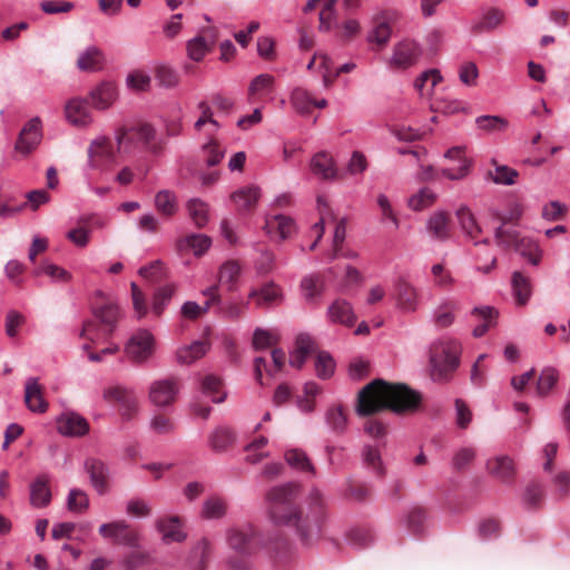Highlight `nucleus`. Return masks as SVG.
<instances>
[{"mask_svg":"<svg viewBox=\"0 0 570 570\" xmlns=\"http://www.w3.org/2000/svg\"><path fill=\"white\" fill-rule=\"evenodd\" d=\"M24 402L32 412L43 413L47 411L48 403L43 399V389L35 377L29 379L26 383Z\"/></svg>","mask_w":570,"mask_h":570,"instance_id":"obj_29","label":"nucleus"},{"mask_svg":"<svg viewBox=\"0 0 570 570\" xmlns=\"http://www.w3.org/2000/svg\"><path fill=\"white\" fill-rule=\"evenodd\" d=\"M212 240L203 234H191L178 242L180 248H190L195 255H203L210 246Z\"/></svg>","mask_w":570,"mask_h":570,"instance_id":"obj_52","label":"nucleus"},{"mask_svg":"<svg viewBox=\"0 0 570 570\" xmlns=\"http://www.w3.org/2000/svg\"><path fill=\"white\" fill-rule=\"evenodd\" d=\"M419 55L417 45L414 41L404 40L395 46L391 66L407 68L416 62Z\"/></svg>","mask_w":570,"mask_h":570,"instance_id":"obj_25","label":"nucleus"},{"mask_svg":"<svg viewBox=\"0 0 570 570\" xmlns=\"http://www.w3.org/2000/svg\"><path fill=\"white\" fill-rule=\"evenodd\" d=\"M99 533L105 539H112L117 544L136 548L139 534L126 521H114L99 527Z\"/></svg>","mask_w":570,"mask_h":570,"instance_id":"obj_11","label":"nucleus"},{"mask_svg":"<svg viewBox=\"0 0 570 570\" xmlns=\"http://www.w3.org/2000/svg\"><path fill=\"white\" fill-rule=\"evenodd\" d=\"M175 293L174 285L160 287L154 295L153 312L159 316Z\"/></svg>","mask_w":570,"mask_h":570,"instance_id":"obj_63","label":"nucleus"},{"mask_svg":"<svg viewBox=\"0 0 570 570\" xmlns=\"http://www.w3.org/2000/svg\"><path fill=\"white\" fill-rule=\"evenodd\" d=\"M104 53L97 47H90L83 51L77 60V67L81 71H97L104 66Z\"/></svg>","mask_w":570,"mask_h":570,"instance_id":"obj_38","label":"nucleus"},{"mask_svg":"<svg viewBox=\"0 0 570 570\" xmlns=\"http://www.w3.org/2000/svg\"><path fill=\"white\" fill-rule=\"evenodd\" d=\"M494 240L502 250H515L527 258L532 265H538L541 261L542 250L532 238L522 236L518 230L511 227L499 226L494 230Z\"/></svg>","mask_w":570,"mask_h":570,"instance_id":"obj_7","label":"nucleus"},{"mask_svg":"<svg viewBox=\"0 0 570 570\" xmlns=\"http://www.w3.org/2000/svg\"><path fill=\"white\" fill-rule=\"evenodd\" d=\"M304 296L307 301H313L323 292V282L318 276H307L301 283Z\"/></svg>","mask_w":570,"mask_h":570,"instance_id":"obj_62","label":"nucleus"},{"mask_svg":"<svg viewBox=\"0 0 570 570\" xmlns=\"http://www.w3.org/2000/svg\"><path fill=\"white\" fill-rule=\"evenodd\" d=\"M154 348V336L148 331L140 330L130 337L125 352L132 363L142 364L151 357Z\"/></svg>","mask_w":570,"mask_h":570,"instance_id":"obj_9","label":"nucleus"},{"mask_svg":"<svg viewBox=\"0 0 570 570\" xmlns=\"http://www.w3.org/2000/svg\"><path fill=\"white\" fill-rule=\"evenodd\" d=\"M155 207L164 216L170 217L177 212V198L170 190L164 189L155 196Z\"/></svg>","mask_w":570,"mask_h":570,"instance_id":"obj_49","label":"nucleus"},{"mask_svg":"<svg viewBox=\"0 0 570 570\" xmlns=\"http://www.w3.org/2000/svg\"><path fill=\"white\" fill-rule=\"evenodd\" d=\"M291 102L299 114H308L312 109L313 96L303 88H296L291 96Z\"/></svg>","mask_w":570,"mask_h":570,"instance_id":"obj_58","label":"nucleus"},{"mask_svg":"<svg viewBox=\"0 0 570 570\" xmlns=\"http://www.w3.org/2000/svg\"><path fill=\"white\" fill-rule=\"evenodd\" d=\"M317 203H318L320 219L312 227V232L315 233L316 237L309 247L311 250H314L316 248L318 242L321 240V238L324 234L325 224H327L328 222H333L335 219L332 214L331 208L328 207L327 203L323 200L322 197H318Z\"/></svg>","mask_w":570,"mask_h":570,"instance_id":"obj_44","label":"nucleus"},{"mask_svg":"<svg viewBox=\"0 0 570 570\" xmlns=\"http://www.w3.org/2000/svg\"><path fill=\"white\" fill-rule=\"evenodd\" d=\"M212 544L207 539L199 540L191 549L188 558L189 570H206L210 556Z\"/></svg>","mask_w":570,"mask_h":570,"instance_id":"obj_31","label":"nucleus"},{"mask_svg":"<svg viewBox=\"0 0 570 570\" xmlns=\"http://www.w3.org/2000/svg\"><path fill=\"white\" fill-rule=\"evenodd\" d=\"M511 283L517 303L519 305H525L532 293L529 277L524 276L521 272H514Z\"/></svg>","mask_w":570,"mask_h":570,"instance_id":"obj_42","label":"nucleus"},{"mask_svg":"<svg viewBox=\"0 0 570 570\" xmlns=\"http://www.w3.org/2000/svg\"><path fill=\"white\" fill-rule=\"evenodd\" d=\"M51 501L49 479L46 475L38 476L30 485V502L36 508L47 507Z\"/></svg>","mask_w":570,"mask_h":570,"instance_id":"obj_34","label":"nucleus"},{"mask_svg":"<svg viewBox=\"0 0 570 570\" xmlns=\"http://www.w3.org/2000/svg\"><path fill=\"white\" fill-rule=\"evenodd\" d=\"M327 316L332 323H338L351 327L356 321L352 305L345 299L334 301L327 311Z\"/></svg>","mask_w":570,"mask_h":570,"instance_id":"obj_28","label":"nucleus"},{"mask_svg":"<svg viewBox=\"0 0 570 570\" xmlns=\"http://www.w3.org/2000/svg\"><path fill=\"white\" fill-rule=\"evenodd\" d=\"M203 392L210 396L213 402L222 403L226 399V392L223 391V383L219 377L215 375H206L202 381Z\"/></svg>","mask_w":570,"mask_h":570,"instance_id":"obj_50","label":"nucleus"},{"mask_svg":"<svg viewBox=\"0 0 570 570\" xmlns=\"http://www.w3.org/2000/svg\"><path fill=\"white\" fill-rule=\"evenodd\" d=\"M42 140V122L39 117L30 119L21 129L14 145L17 153L29 156Z\"/></svg>","mask_w":570,"mask_h":570,"instance_id":"obj_10","label":"nucleus"},{"mask_svg":"<svg viewBox=\"0 0 570 570\" xmlns=\"http://www.w3.org/2000/svg\"><path fill=\"white\" fill-rule=\"evenodd\" d=\"M85 469L88 472L94 488L100 493H105L108 488V469L107 465L98 459H87Z\"/></svg>","mask_w":570,"mask_h":570,"instance_id":"obj_26","label":"nucleus"},{"mask_svg":"<svg viewBox=\"0 0 570 570\" xmlns=\"http://www.w3.org/2000/svg\"><path fill=\"white\" fill-rule=\"evenodd\" d=\"M559 379L558 372L552 367L544 368L537 382V393L539 396H547L554 387Z\"/></svg>","mask_w":570,"mask_h":570,"instance_id":"obj_57","label":"nucleus"},{"mask_svg":"<svg viewBox=\"0 0 570 570\" xmlns=\"http://www.w3.org/2000/svg\"><path fill=\"white\" fill-rule=\"evenodd\" d=\"M227 505L224 499L212 497L204 502L202 517L205 519H220L226 514Z\"/></svg>","mask_w":570,"mask_h":570,"instance_id":"obj_55","label":"nucleus"},{"mask_svg":"<svg viewBox=\"0 0 570 570\" xmlns=\"http://www.w3.org/2000/svg\"><path fill=\"white\" fill-rule=\"evenodd\" d=\"M394 297L396 305L403 312H414L419 305L416 288L406 279L400 277L394 283Z\"/></svg>","mask_w":570,"mask_h":570,"instance_id":"obj_20","label":"nucleus"},{"mask_svg":"<svg viewBox=\"0 0 570 570\" xmlns=\"http://www.w3.org/2000/svg\"><path fill=\"white\" fill-rule=\"evenodd\" d=\"M178 391V381L174 377L155 381L149 387V400L158 407L169 406L176 401Z\"/></svg>","mask_w":570,"mask_h":570,"instance_id":"obj_13","label":"nucleus"},{"mask_svg":"<svg viewBox=\"0 0 570 570\" xmlns=\"http://www.w3.org/2000/svg\"><path fill=\"white\" fill-rule=\"evenodd\" d=\"M494 165L493 170L488 171V177L495 184L500 185H513L519 176V173L508 166L498 165L495 160L492 161Z\"/></svg>","mask_w":570,"mask_h":570,"instance_id":"obj_53","label":"nucleus"},{"mask_svg":"<svg viewBox=\"0 0 570 570\" xmlns=\"http://www.w3.org/2000/svg\"><path fill=\"white\" fill-rule=\"evenodd\" d=\"M461 346L455 340H440L430 350L431 377L435 382H446L460 364Z\"/></svg>","mask_w":570,"mask_h":570,"instance_id":"obj_5","label":"nucleus"},{"mask_svg":"<svg viewBox=\"0 0 570 570\" xmlns=\"http://www.w3.org/2000/svg\"><path fill=\"white\" fill-rule=\"evenodd\" d=\"M523 213L524 207L521 203L511 202L505 212L494 210L492 217L501 223L500 226L508 227V225H518Z\"/></svg>","mask_w":570,"mask_h":570,"instance_id":"obj_43","label":"nucleus"},{"mask_svg":"<svg viewBox=\"0 0 570 570\" xmlns=\"http://www.w3.org/2000/svg\"><path fill=\"white\" fill-rule=\"evenodd\" d=\"M242 272V266L237 261L225 262L218 273V282L227 289L233 292L236 289V284Z\"/></svg>","mask_w":570,"mask_h":570,"instance_id":"obj_40","label":"nucleus"},{"mask_svg":"<svg viewBox=\"0 0 570 570\" xmlns=\"http://www.w3.org/2000/svg\"><path fill=\"white\" fill-rule=\"evenodd\" d=\"M207 352V344L200 341L181 347L177 351V360L181 364H190L203 357Z\"/></svg>","mask_w":570,"mask_h":570,"instance_id":"obj_51","label":"nucleus"},{"mask_svg":"<svg viewBox=\"0 0 570 570\" xmlns=\"http://www.w3.org/2000/svg\"><path fill=\"white\" fill-rule=\"evenodd\" d=\"M421 395L405 384H392L377 379L365 385L357 396L356 412L361 416L391 410L411 412L419 407Z\"/></svg>","mask_w":570,"mask_h":570,"instance_id":"obj_2","label":"nucleus"},{"mask_svg":"<svg viewBox=\"0 0 570 570\" xmlns=\"http://www.w3.org/2000/svg\"><path fill=\"white\" fill-rule=\"evenodd\" d=\"M363 464L366 469L371 470L377 478L383 479L386 474V469L382 461L380 451L372 446L365 445L362 451Z\"/></svg>","mask_w":570,"mask_h":570,"instance_id":"obj_41","label":"nucleus"},{"mask_svg":"<svg viewBox=\"0 0 570 570\" xmlns=\"http://www.w3.org/2000/svg\"><path fill=\"white\" fill-rule=\"evenodd\" d=\"M66 118L75 126L83 127L91 122V115L87 102L79 98L70 99L66 105Z\"/></svg>","mask_w":570,"mask_h":570,"instance_id":"obj_27","label":"nucleus"},{"mask_svg":"<svg viewBox=\"0 0 570 570\" xmlns=\"http://www.w3.org/2000/svg\"><path fill=\"white\" fill-rule=\"evenodd\" d=\"M181 527V519L177 515L163 517L156 521V528L166 543L183 542L186 539L187 535Z\"/></svg>","mask_w":570,"mask_h":570,"instance_id":"obj_23","label":"nucleus"},{"mask_svg":"<svg viewBox=\"0 0 570 570\" xmlns=\"http://www.w3.org/2000/svg\"><path fill=\"white\" fill-rule=\"evenodd\" d=\"M278 340L276 332L256 328L253 335V346L255 350H264L274 346Z\"/></svg>","mask_w":570,"mask_h":570,"instance_id":"obj_60","label":"nucleus"},{"mask_svg":"<svg viewBox=\"0 0 570 570\" xmlns=\"http://www.w3.org/2000/svg\"><path fill=\"white\" fill-rule=\"evenodd\" d=\"M105 220L98 215L82 216L77 226L70 229L66 237L78 247H86L90 239V233L96 228H102Z\"/></svg>","mask_w":570,"mask_h":570,"instance_id":"obj_15","label":"nucleus"},{"mask_svg":"<svg viewBox=\"0 0 570 570\" xmlns=\"http://www.w3.org/2000/svg\"><path fill=\"white\" fill-rule=\"evenodd\" d=\"M426 519V511L425 509L421 507H415L412 510H410L407 517H406V525L407 529L416 534L420 533L423 530V524Z\"/></svg>","mask_w":570,"mask_h":570,"instance_id":"obj_64","label":"nucleus"},{"mask_svg":"<svg viewBox=\"0 0 570 570\" xmlns=\"http://www.w3.org/2000/svg\"><path fill=\"white\" fill-rule=\"evenodd\" d=\"M187 209L190 218L198 228L206 225L208 220V207L204 202L197 198L190 199L187 203Z\"/></svg>","mask_w":570,"mask_h":570,"instance_id":"obj_56","label":"nucleus"},{"mask_svg":"<svg viewBox=\"0 0 570 570\" xmlns=\"http://www.w3.org/2000/svg\"><path fill=\"white\" fill-rule=\"evenodd\" d=\"M494 240L502 250H515L527 258L532 265H538L541 261L542 250L532 238L522 236L518 230L511 227L499 226L494 230Z\"/></svg>","mask_w":570,"mask_h":570,"instance_id":"obj_6","label":"nucleus"},{"mask_svg":"<svg viewBox=\"0 0 570 570\" xmlns=\"http://www.w3.org/2000/svg\"><path fill=\"white\" fill-rule=\"evenodd\" d=\"M248 297L255 299L257 307H268L282 299V289L274 283L265 284L261 288H254Z\"/></svg>","mask_w":570,"mask_h":570,"instance_id":"obj_32","label":"nucleus"},{"mask_svg":"<svg viewBox=\"0 0 570 570\" xmlns=\"http://www.w3.org/2000/svg\"><path fill=\"white\" fill-rule=\"evenodd\" d=\"M301 495L297 483L272 488L267 493L269 515L275 524L294 528L301 540L308 544L323 533L327 521V502L317 489H311L305 504H295Z\"/></svg>","mask_w":570,"mask_h":570,"instance_id":"obj_1","label":"nucleus"},{"mask_svg":"<svg viewBox=\"0 0 570 570\" xmlns=\"http://www.w3.org/2000/svg\"><path fill=\"white\" fill-rule=\"evenodd\" d=\"M436 198V194L431 188L423 187L409 198L407 206L414 212H421L431 207Z\"/></svg>","mask_w":570,"mask_h":570,"instance_id":"obj_46","label":"nucleus"},{"mask_svg":"<svg viewBox=\"0 0 570 570\" xmlns=\"http://www.w3.org/2000/svg\"><path fill=\"white\" fill-rule=\"evenodd\" d=\"M92 106L104 110L109 108L117 98V89L112 82H102L90 92Z\"/></svg>","mask_w":570,"mask_h":570,"instance_id":"obj_35","label":"nucleus"},{"mask_svg":"<svg viewBox=\"0 0 570 570\" xmlns=\"http://www.w3.org/2000/svg\"><path fill=\"white\" fill-rule=\"evenodd\" d=\"M227 542L230 549L243 556L252 554L262 547H266L271 551H278L286 546L284 538L266 539L252 524L230 529L227 533Z\"/></svg>","mask_w":570,"mask_h":570,"instance_id":"obj_4","label":"nucleus"},{"mask_svg":"<svg viewBox=\"0 0 570 570\" xmlns=\"http://www.w3.org/2000/svg\"><path fill=\"white\" fill-rule=\"evenodd\" d=\"M236 441L234 431L226 426L215 429L209 438V446L215 452H225L230 449Z\"/></svg>","mask_w":570,"mask_h":570,"instance_id":"obj_36","label":"nucleus"},{"mask_svg":"<svg viewBox=\"0 0 570 570\" xmlns=\"http://www.w3.org/2000/svg\"><path fill=\"white\" fill-rule=\"evenodd\" d=\"M88 160L90 167L97 169H102L115 163L116 150L111 140L107 137L92 140L88 147Z\"/></svg>","mask_w":570,"mask_h":570,"instance_id":"obj_12","label":"nucleus"},{"mask_svg":"<svg viewBox=\"0 0 570 570\" xmlns=\"http://www.w3.org/2000/svg\"><path fill=\"white\" fill-rule=\"evenodd\" d=\"M428 234L438 242H446L451 238V216L445 210L433 213L426 222Z\"/></svg>","mask_w":570,"mask_h":570,"instance_id":"obj_21","label":"nucleus"},{"mask_svg":"<svg viewBox=\"0 0 570 570\" xmlns=\"http://www.w3.org/2000/svg\"><path fill=\"white\" fill-rule=\"evenodd\" d=\"M92 318L86 321L80 336L91 343L107 342L116 331L120 318L118 305L97 292L91 303Z\"/></svg>","mask_w":570,"mask_h":570,"instance_id":"obj_3","label":"nucleus"},{"mask_svg":"<svg viewBox=\"0 0 570 570\" xmlns=\"http://www.w3.org/2000/svg\"><path fill=\"white\" fill-rule=\"evenodd\" d=\"M261 193L256 186H246L232 194V199L239 210L249 212L254 209Z\"/></svg>","mask_w":570,"mask_h":570,"instance_id":"obj_37","label":"nucleus"},{"mask_svg":"<svg viewBox=\"0 0 570 570\" xmlns=\"http://www.w3.org/2000/svg\"><path fill=\"white\" fill-rule=\"evenodd\" d=\"M204 295L207 296L204 306H200L195 302H186L181 306V315L185 318L197 320L202 315L206 314L212 306L220 304V296L218 294L217 285L208 287L206 291H204Z\"/></svg>","mask_w":570,"mask_h":570,"instance_id":"obj_22","label":"nucleus"},{"mask_svg":"<svg viewBox=\"0 0 570 570\" xmlns=\"http://www.w3.org/2000/svg\"><path fill=\"white\" fill-rule=\"evenodd\" d=\"M275 77L269 73H261L254 77L247 89V99L252 104L273 99L275 91Z\"/></svg>","mask_w":570,"mask_h":570,"instance_id":"obj_16","label":"nucleus"},{"mask_svg":"<svg viewBox=\"0 0 570 570\" xmlns=\"http://www.w3.org/2000/svg\"><path fill=\"white\" fill-rule=\"evenodd\" d=\"M456 218L461 229L463 230L466 237L474 239L482 233V229L478 224L475 216L473 215L469 207H460L456 210Z\"/></svg>","mask_w":570,"mask_h":570,"instance_id":"obj_39","label":"nucleus"},{"mask_svg":"<svg viewBox=\"0 0 570 570\" xmlns=\"http://www.w3.org/2000/svg\"><path fill=\"white\" fill-rule=\"evenodd\" d=\"M266 230L269 235L277 234L282 240L296 232L294 220L285 215H275L266 219Z\"/></svg>","mask_w":570,"mask_h":570,"instance_id":"obj_33","label":"nucleus"},{"mask_svg":"<svg viewBox=\"0 0 570 570\" xmlns=\"http://www.w3.org/2000/svg\"><path fill=\"white\" fill-rule=\"evenodd\" d=\"M474 315L482 320V323L473 330V335L475 337L483 336L489 328L494 326L495 320L498 317V312L493 307H475L472 312Z\"/></svg>","mask_w":570,"mask_h":570,"instance_id":"obj_48","label":"nucleus"},{"mask_svg":"<svg viewBox=\"0 0 570 570\" xmlns=\"http://www.w3.org/2000/svg\"><path fill=\"white\" fill-rule=\"evenodd\" d=\"M309 167L315 176L325 180L335 178L337 174L333 157L325 151L315 154Z\"/></svg>","mask_w":570,"mask_h":570,"instance_id":"obj_30","label":"nucleus"},{"mask_svg":"<svg viewBox=\"0 0 570 570\" xmlns=\"http://www.w3.org/2000/svg\"><path fill=\"white\" fill-rule=\"evenodd\" d=\"M456 304L448 301L441 304L434 313V321L439 327H448L453 323Z\"/></svg>","mask_w":570,"mask_h":570,"instance_id":"obj_59","label":"nucleus"},{"mask_svg":"<svg viewBox=\"0 0 570 570\" xmlns=\"http://www.w3.org/2000/svg\"><path fill=\"white\" fill-rule=\"evenodd\" d=\"M218 39L215 27H207L187 42L188 57L194 61H200L212 50Z\"/></svg>","mask_w":570,"mask_h":570,"instance_id":"obj_14","label":"nucleus"},{"mask_svg":"<svg viewBox=\"0 0 570 570\" xmlns=\"http://www.w3.org/2000/svg\"><path fill=\"white\" fill-rule=\"evenodd\" d=\"M285 460L289 466L298 471L308 472L313 475L316 474L314 465L312 464L311 460L303 450L292 449L286 451Z\"/></svg>","mask_w":570,"mask_h":570,"instance_id":"obj_45","label":"nucleus"},{"mask_svg":"<svg viewBox=\"0 0 570 570\" xmlns=\"http://www.w3.org/2000/svg\"><path fill=\"white\" fill-rule=\"evenodd\" d=\"M543 489L539 483H530L523 494V502L528 509H538L543 501Z\"/></svg>","mask_w":570,"mask_h":570,"instance_id":"obj_61","label":"nucleus"},{"mask_svg":"<svg viewBox=\"0 0 570 570\" xmlns=\"http://www.w3.org/2000/svg\"><path fill=\"white\" fill-rule=\"evenodd\" d=\"M57 430L66 436H82L88 433L89 423L77 413L66 412L57 419Z\"/></svg>","mask_w":570,"mask_h":570,"instance_id":"obj_19","label":"nucleus"},{"mask_svg":"<svg viewBox=\"0 0 570 570\" xmlns=\"http://www.w3.org/2000/svg\"><path fill=\"white\" fill-rule=\"evenodd\" d=\"M134 138L140 140L149 150L157 153L163 149V144L156 139V130L149 124H140L129 130L121 129L117 134V150L128 151V144Z\"/></svg>","mask_w":570,"mask_h":570,"instance_id":"obj_8","label":"nucleus"},{"mask_svg":"<svg viewBox=\"0 0 570 570\" xmlns=\"http://www.w3.org/2000/svg\"><path fill=\"white\" fill-rule=\"evenodd\" d=\"M316 352V342L314 338L306 334L301 333L295 341V347L289 355V364L293 367L302 368L307 356Z\"/></svg>","mask_w":570,"mask_h":570,"instance_id":"obj_24","label":"nucleus"},{"mask_svg":"<svg viewBox=\"0 0 570 570\" xmlns=\"http://www.w3.org/2000/svg\"><path fill=\"white\" fill-rule=\"evenodd\" d=\"M487 470L491 476L505 484H512L517 475L515 463L509 455H498L488 460Z\"/></svg>","mask_w":570,"mask_h":570,"instance_id":"obj_17","label":"nucleus"},{"mask_svg":"<svg viewBox=\"0 0 570 570\" xmlns=\"http://www.w3.org/2000/svg\"><path fill=\"white\" fill-rule=\"evenodd\" d=\"M315 372L320 379L326 380L331 377L335 370V362L330 353L316 350Z\"/></svg>","mask_w":570,"mask_h":570,"instance_id":"obj_54","label":"nucleus"},{"mask_svg":"<svg viewBox=\"0 0 570 570\" xmlns=\"http://www.w3.org/2000/svg\"><path fill=\"white\" fill-rule=\"evenodd\" d=\"M445 158L458 161V167L443 168L441 174L451 180H460L466 177L470 173L471 160L465 156V148L462 146H455L450 148L445 153Z\"/></svg>","mask_w":570,"mask_h":570,"instance_id":"obj_18","label":"nucleus"},{"mask_svg":"<svg viewBox=\"0 0 570 570\" xmlns=\"http://www.w3.org/2000/svg\"><path fill=\"white\" fill-rule=\"evenodd\" d=\"M503 18L504 16L500 10L490 9L480 21L471 27V32L479 35L483 31H491L502 23Z\"/></svg>","mask_w":570,"mask_h":570,"instance_id":"obj_47","label":"nucleus"}]
</instances>
